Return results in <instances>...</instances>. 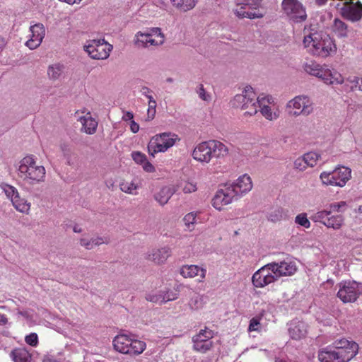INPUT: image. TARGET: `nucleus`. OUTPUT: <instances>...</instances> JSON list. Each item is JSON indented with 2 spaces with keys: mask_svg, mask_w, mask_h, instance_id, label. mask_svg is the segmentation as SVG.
I'll return each instance as SVG.
<instances>
[{
  "mask_svg": "<svg viewBox=\"0 0 362 362\" xmlns=\"http://www.w3.org/2000/svg\"><path fill=\"white\" fill-rule=\"evenodd\" d=\"M303 45L309 52L322 57H326L337 50L334 40L328 35L317 31L305 35Z\"/></svg>",
  "mask_w": 362,
  "mask_h": 362,
  "instance_id": "1",
  "label": "nucleus"
},
{
  "mask_svg": "<svg viewBox=\"0 0 362 362\" xmlns=\"http://www.w3.org/2000/svg\"><path fill=\"white\" fill-rule=\"evenodd\" d=\"M228 148L217 140H209L197 144L194 148L192 158L202 163H209L213 157L223 158L228 155Z\"/></svg>",
  "mask_w": 362,
  "mask_h": 362,
  "instance_id": "2",
  "label": "nucleus"
},
{
  "mask_svg": "<svg viewBox=\"0 0 362 362\" xmlns=\"http://www.w3.org/2000/svg\"><path fill=\"white\" fill-rule=\"evenodd\" d=\"M18 176L29 184L42 182L46 170L44 166L37 165L33 156H27L21 161L18 167Z\"/></svg>",
  "mask_w": 362,
  "mask_h": 362,
  "instance_id": "3",
  "label": "nucleus"
},
{
  "mask_svg": "<svg viewBox=\"0 0 362 362\" xmlns=\"http://www.w3.org/2000/svg\"><path fill=\"white\" fill-rule=\"evenodd\" d=\"M180 140L173 132H163L153 136L149 141L147 148L148 154L155 157L158 153H165Z\"/></svg>",
  "mask_w": 362,
  "mask_h": 362,
  "instance_id": "4",
  "label": "nucleus"
},
{
  "mask_svg": "<svg viewBox=\"0 0 362 362\" xmlns=\"http://www.w3.org/2000/svg\"><path fill=\"white\" fill-rule=\"evenodd\" d=\"M304 69L308 74L320 78L326 84H341L344 82V78L340 73L325 66H320L315 62L306 63Z\"/></svg>",
  "mask_w": 362,
  "mask_h": 362,
  "instance_id": "5",
  "label": "nucleus"
},
{
  "mask_svg": "<svg viewBox=\"0 0 362 362\" xmlns=\"http://www.w3.org/2000/svg\"><path fill=\"white\" fill-rule=\"evenodd\" d=\"M257 95L251 86H246L241 94H237L233 101V106L245 110V115L252 116L257 112Z\"/></svg>",
  "mask_w": 362,
  "mask_h": 362,
  "instance_id": "6",
  "label": "nucleus"
},
{
  "mask_svg": "<svg viewBox=\"0 0 362 362\" xmlns=\"http://www.w3.org/2000/svg\"><path fill=\"white\" fill-rule=\"evenodd\" d=\"M134 41L138 47L148 48L163 45L165 36L160 28H151L148 32H137Z\"/></svg>",
  "mask_w": 362,
  "mask_h": 362,
  "instance_id": "7",
  "label": "nucleus"
},
{
  "mask_svg": "<svg viewBox=\"0 0 362 362\" xmlns=\"http://www.w3.org/2000/svg\"><path fill=\"white\" fill-rule=\"evenodd\" d=\"M337 296L344 303H355L362 295V284L356 281H344L338 284Z\"/></svg>",
  "mask_w": 362,
  "mask_h": 362,
  "instance_id": "8",
  "label": "nucleus"
},
{
  "mask_svg": "<svg viewBox=\"0 0 362 362\" xmlns=\"http://www.w3.org/2000/svg\"><path fill=\"white\" fill-rule=\"evenodd\" d=\"M351 170L350 168L341 166L335 168L332 172H322L320 179L326 185L344 187L351 178Z\"/></svg>",
  "mask_w": 362,
  "mask_h": 362,
  "instance_id": "9",
  "label": "nucleus"
},
{
  "mask_svg": "<svg viewBox=\"0 0 362 362\" xmlns=\"http://www.w3.org/2000/svg\"><path fill=\"white\" fill-rule=\"evenodd\" d=\"M262 0H236L237 8L233 9L234 14L239 18H259L262 14L257 11Z\"/></svg>",
  "mask_w": 362,
  "mask_h": 362,
  "instance_id": "10",
  "label": "nucleus"
},
{
  "mask_svg": "<svg viewBox=\"0 0 362 362\" xmlns=\"http://www.w3.org/2000/svg\"><path fill=\"white\" fill-rule=\"evenodd\" d=\"M286 110L291 116H308L313 111V103L309 97L298 95L288 102Z\"/></svg>",
  "mask_w": 362,
  "mask_h": 362,
  "instance_id": "11",
  "label": "nucleus"
},
{
  "mask_svg": "<svg viewBox=\"0 0 362 362\" xmlns=\"http://www.w3.org/2000/svg\"><path fill=\"white\" fill-rule=\"evenodd\" d=\"M85 51L94 59H105L112 49V45L104 39L92 40L84 46Z\"/></svg>",
  "mask_w": 362,
  "mask_h": 362,
  "instance_id": "12",
  "label": "nucleus"
},
{
  "mask_svg": "<svg viewBox=\"0 0 362 362\" xmlns=\"http://www.w3.org/2000/svg\"><path fill=\"white\" fill-rule=\"evenodd\" d=\"M257 107L262 115L267 120L273 121L279 117V111L276 108L274 99L269 95L262 93L257 98Z\"/></svg>",
  "mask_w": 362,
  "mask_h": 362,
  "instance_id": "13",
  "label": "nucleus"
},
{
  "mask_svg": "<svg viewBox=\"0 0 362 362\" xmlns=\"http://www.w3.org/2000/svg\"><path fill=\"white\" fill-rule=\"evenodd\" d=\"M214 335V332L206 327L201 329L198 334L192 337L193 349L202 354L209 351L214 346L211 340Z\"/></svg>",
  "mask_w": 362,
  "mask_h": 362,
  "instance_id": "14",
  "label": "nucleus"
},
{
  "mask_svg": "<svg viewBox=\"0 0 362 362\" xmlns=\"http://www.w3.org/2000/svg\"><path fill=\"white\" fill-rule=\"evenodd\" d=\"M269 263L256 271L252 276V285L256 288H264L277 281Z\"/></svg>",
  "mask_w": 362,
  "mask_h": 362,
  "instance_id": "15",
  "label": "nucleus"
},
{
  "mask_svg": "<svg viewBox=\"0 0 362 362\" xmlns=\"http://www.w3.org/2000/svg\"><path fill=\"white\" fill-rule=\"evenodd\" d=\"M237 199L234 189L230 188L227 184L219 189L212 199V206L217 210L221 211L224 207Z\"/></svg>",
  "mask_w": 362,
  "mask_h": 362,
  "instance_id": "16",
  "label": "nucleus"
},
{
  "mask_svg": "<svg viewBox=\"0 0 362 362\" xmlns=\"http://www.w3.org/2000/svg\"><path fill=\"white\" fill-rule=\"evenodd\" d=\"M282 7L285 13L297 21L305 20L306 13L303 6L298 0H284Z\"/></svg>",
  "mask_w": 362,
  "mask_h": 362,
  "instance_id": "17",
  "label": "nucleus"
},
{
  "mask_svg": "<svg viewBox=\"0 0 362 362\" xmlns=\"http://www.w3.org/2000/svg\"><path fill=\"white\" fill-rule=\"evenodd\" d=\"M341 16L351 21H357L362 16V4L360 1L354 4L351 0L345 1L340 8Z\"/></svg>",
  "mask_w": 362,
  "mask_h": 362,
  "instance_id": "18",
  "label": "nucleus"
},
{
  "mask_svg": "<svg viewBox=\"0 0 362 362\" xmlns=\"http://www.w3.org/2000/svg\"><path fill=\"white\" fill-rule=\"evenodd\" d=\"M75 117L81 124V131L88 134H93L98 127V122L92 117L90 112L77 110Z\"/></svg>",
  "mask_w": 362,
  "mask_h": 362,
  "instance_id": "19",
  "label": "nucleus"
},
{
  "mask_svg": "<svg viewBox=\"0 0 362 362\" xmlns=\"http://www.w3.org/2000/svg\"><path fill=\"white\" fill-rule=\"evenodd\" d=\"M272 270L275 272L274 275L278 280L281 276H291L297 270L295 262L292 261L272 262L269 263Z\"/></svg>",
  "mask_w": 362,
  "mask_h": 362,
  "instance_id": "20",
  "label": "nucleus"
},
{
  "mask_svg": "<svg viewBox=\"0 0 362 362\" xmlns=\"http://www.w3.org/2000/svg\"><path fill=\"white\" fill-rule=\"evenodd\" d=\"M30 37L26 41L25 45L30 49L38 47L45 35V29L42 23L35 24L30 28Z\"/></svg>",
  "mask_w": 362,
  "mask_h": 362,
  "instance_id": "21",
  "label": "nucleus"
},
{
  "mask_svg": "<svg viewBox=\"0 0 362 362\" xmlns=\"http://www.w3.org/2000/svg\"><path fill=\"white\" fill-rule=\"evenodd\" d=\"M170 255V248L169 247H163L160 248H153L150 250L145 255V259L156 264L160 265L164 264Z\"/></svg>",
  "mask_w": 362,
  "mask_h": 362,
  "instance_id": "22",
  "label": "nucleus"
},
{
  "mask_svg": "<svg viewBox=\"0 0 362 362\" xmlns=\"http://www.w3.org/2000/svg\"><path fill=\"white\" fill-rule=\"evenodd\" d=\"M227 185L234 189L237 199L250 192L252 188V180L247 175L240 176L235 182Z\"/></svg>",
  "mask_w": 362,
  "mask_h": 362,
  "instance_id": "23",
  "label": "nucleus"
},
{
  "mask_svg": "<svg viewBox=\"0 0 362 362\" xmlns=\"http://www.w3.org/2000/svg\"><path fill=\"white\" fill-rule=\"evenodd\" d=\"M336 351L344 352V355L350 356L349 361L352 359L358 353V345L353 341H349L346 339L337 340L334 343Z\"/></svg>",
  "mask_w": 362,
  "mask_h": 362,
  "instance_id": "24",
  "label": "nucleus"
},
{
  "mask_svg": "<svg viewBox=\"0 0 362 362\" xmlns=\"http://www.w3.org/2000/svg\"><path fill=\"white\" fill-rule=\"evenodd\" d=\"M349 357H346L344 352L329 350L328 348L323 349L318 353V359L321 362H349Z\"/></svg>",
  "mask_w": 362,
  "mask_h": 362,
  "instance_id": "25",
  "label": "nucleus"
},
{
  "mask_svg": "<svg viewBox=\"0 0 362 362\" xmlns=\"http://www.w3.org/2000/svg\"><path fill=\"white\" fill-rule=\"evenodd\" d=\"M206 270L197 265H184L180 269V274L184 278H194L199 276V282L204 281L206 277Z\"/></svg>",
  "mask_w": 362,
  "mask_h": 362,
  "instance_id": "26",
  "label": "nucleus"
},
{
  "mask_svg": "<svg viewBox=\"0 0 362 362\" xmlns=\"http://www.w3.org/2000/svg\"><path fill=\"white\" fill-rule=\"evenodd\" d=\"M307 324L303 321L293 322L289 329V334L293 339L298 340L305 337L307 334Z\"/></svg>",
  "mask_w": 362,
  "mask_h": 362,
  "instance_id": "27",
  "label": "nucleus"
},
{
  "mask_svg": "<svg viewBox=\"0 0 362 362\" xmlns=\"http://www.w3.org/2000/svg\"><path fill=\"white\" fill-rule=\"evenodd\" d=\"M130 337V335L125 334H119L115 337L112 340L114 349L122 354H127V351L129 350L127 347L129 343Z\"/></svg>",
  "mask_w": 362,
  "mask_h": 362,
  "instance_id": "28",
  "label": "nucleus"
},
{
  "mask_svg": "<svg viewBox=\"0 0 362 362\" xmlns=\"http://www.w3.org/2000/svg\"><path fill=\"white\" fill-rule=\"evenodd\" d=\"M146 348V344L144 341L136 339L131 336L127 347L129 350L127 351V355L131 356H139L144 352Z\"/></svg>",
  "mask_w": 362,
  "mask_h": 362,
  "instance_id": "29",
  "label": "nucleus"
},
{
  "mask_svg": "<svg viewBox=\"0 0 362 362\" xmlns=\"http://www.w3.org/2000/svg\"><path fill=\"white\" fill-rule=\"evenodd\" d=\"M10 356L13 362H32V356L25 348H16L13 349Z\"/></svg>",
  "mask_w": 362,
  "mask_h": 362,
  "instance_id": "30",
  "label": "nucleus"
},
{
  "mask_svg": "<svg viewBox=\"0 0 362 362\" xmlns=\"http://www.w3.org/2000/svg\"><path fill=\"white\" fill-rule=\"evenodd\" d=\"M175 189L170 186L162 187L158 192L155 194V199L162 206L168 203L171 197L174 194Z\"/></svg>",
  "mask_w": 362,
  "mask_h": 362,
  "instance_id": "31",
  "label": "nucleus"
},
{
  "mask_svg": "<svg viewBox=\"0 0 362 362\" xmlns=\"http://www.w3.org/2000/svg\"><path fill=\"white\" fill-rule=\"evenodd\" d=\"M13 207L19 212L23 214H28L30 210V203L28 202L25 199L20 197L19 194L13 197L11 201Z\"/></svg>",
  "mask_w": 362,
  "mask_h": 362,
  "instance_id": "32",
  "label": "nucleus"
},
{
  "mask_svg": "<svg viewBox=\"0 0 362 362\" xmlns=\"http://www.w3.org/2000/svg\"><path fill=\"white\" fill-rule=\"evenodd\" d=\"M344 223V217L342 215H332L329 216L327 218V221L324 223L328 228H332L334 230H339Z\"/></svg>",
  "mask_w": 362,
  "mask_h": 362,
  "instance_id": "33",
  "label": "nucleus"
},
{
  "mask_svg": "<svg viewBox=\"0 0 362 362\" xmlns=\"http://www.w3.org/2000/svg\"><path fill=\"white\" fill-rule=\"evenodd\" d=\"M119 187L122 192L130 194H136V190L139 188L136 180L131 181L124 180L120 183Z\"/></svg>",
  "mask_w": 362,
  "mask_h": 362,
  "instance_id": "34",
  "label": "nucleus"
},
{
  "mask_svg": "<svg viewBox=\"0 0 362 362\" xmlns=\"http://www.w3.org/2000/svg\"><path fill=\"white\" fill-rule=\"evenodd\" d=\"M107 240L101 237H97L88 240L86 238H81L80 240V244L87 250H91L95 246L100 245L103 243H107Z\"/></svg>",
  "mask_w": 362,
  "mask_h": 362,
  "instance_id": "35",
  "label": "nucleus"
},
{
  "mask_svg": "<svg viewBox=\"0 0 362 362\" xmlns=\"http://www.w3.org/2000/svg\"><path fill=\"white\" fill-rule=\"evenodd\" d=\"M288 217L286 211L281 207H277L270 211L268 219L272 222L276 223Z\"/></svg>",
  "mask_w": 362,
  "mask_h": 362,
  "instance_id": "36",
  "label": "nucleus"
},
{
  "mask_svg": "<svg viewBox=\"0 0 362 362\" xmlns=\"http://www.w3.org/2000/svg\"><path fill=\"white\" fill-rule=\"evenodd\" d=\"M333 31L335 34L340 37L347 36L348 29L346 24L339 19H335L333 24Z\"/></svg>",
  "mask_w": 362,
  "mask_h": 362,
  "instance_id": "37",
  "label": "nucleus"
},
{
  "mask_svg": "<svg viewBox=\"0 0 362 362\" xmlns=\"http://www.w3.org/2000/svg\"><path fill=\"white\" fill-rule=\"evenodd\" d=\"M174 6L181 11H187L195 6L194 0H171Z\"/></svg>",
  "mask_w": 362,
  "mask_h": 362,
  "instance_id": "38",
  "label": "nucleus"
},
{
  "mask_svg": "<svg viewBox=\"0 0 362 362\" xmlns=\"http://www.w3.org/2000/svg\"><path fill=\"white\" fill-rule=\"evenodd\" d=\"M199 212L192 211L187 214L183 218V222L185 227L189 231L194 229L195 223L197 222V217Z\"/></svg>",
  "mask_w": 362,
  "mask_h": 362,
  "instance_id": "39",
  "label": "nucleus"
},
{
  "mask_svg": "<svg viewBox=\"0 0 362 362\" xmlns=\"http://www.w3.org/2000/svg\"><path fill=\"white\" fill-rule=\"evenodd\" d=\"M64 66L59 64H53L49 66L47 74L52 79H57L63 72Z\"/></svg>",
  "mask_w": 362,
  "mask_h": 362,
  "instance_id": "40",
  "label": "nucleus"
},
{
  "mask_svg": "<svg viewBox=\"0 0 362 362\" xmlns=\"http://www.w3.org/2000/svg\"><path fill=\"white\" fill-rule=\"evenodd\" d=\"M331 215V211L328 210H322L317 211L314 215L312 216L311 219L314 222H320L324 225V223L327 221V218H328L329 216Z\"/></svg>",
  "mask_w": 362,
  "mask_h": 362,
  "instance_id": "41",
  "label": "nucleus"
},
{
  "mask_svg": "<svg viewBox=\"0 0 362 362\" xmlns=\"http://www.w3.org/2000/svg\"><path fill=\"white\" fill-rule=\"evenodd\" d=\"M303 156L305 159V162L307 163L306 165H308V167H314L317 164V162L319 160V158H320V154L313 151L305 153Z\"/></svg>",
  "mask_w": 362,
  "mask_h": 362,
  "instance_id": "42",
  "label": "nucleus"
},
{
  "mask_svg": "<svg viewBox=\"0 0 362 362\" xmlns=\"http://www.w3.org/2000/svg\"><path fill=\"white\" fill-rule=\"evenodd\" d=\"M296 223L303 226L305 228H309L310 227V222L307 218V214L305 213H302L296 216L295 218Z\"/></svg>",
  "mask_w": 362,
  "mask_h": 362,
  "instance_id": "43",
  "label": "nucleus"
},
{
  "mask_svg": "<svg viewBox=\"0 0 362 362\" xmlns=\"http://www.w3.org/2000/svg\"><path fill=\"white\" fill-rule=\"evenodd\" d=\"M182 190L185 194H190L197 190L196 182L186 181L182 184Z\"/></svg>",
  "mask_w": 362,
  "mask_h": 362,
  "instance_id": "44",
  "label": "nucleus"
},
{
  "mask_svg": "<svg viewBox=\"0 0 362 362\" xmlns=\"http://www.w3.org/2000/svg\"><path fill=\"white\" fill-rule=\"evenodd\" d=\"M156 102L153 97H148V118L153 119L156 115Z\"/></svg>",
  "mask_w": 362,
  "mask_h": 362,
  "instance_id": "45",
  "label": "nucleus"
},
{
  "mask_svg": "<svg viewBox=\"0 0 362 362\" xmlns=\"http://www.w3.org/2000/svg\"><path fill=\"white\" fill-rule=\"evenodd\" d=\"M25 341L27 344L36 347L39 344L38 336L36 333L32 332L25 337Z\"/></svg>",
  "mask_w": 362,
  "mask_h": 362,
  "instance_id": "46",
  "label": "nucleus"
},
{
  "mask_svg": "<svg viewBox=\"0 0 362 362\" xmlns=\"http://www.w3.org/2000/svg\"><path fill=\"white\" fill-rule=\"evenodd\" d=\"M3 189L6 197L10 199L11 201H12L13 197H16V196L19 194L16 187L9 185H5Z\"/></svg>",
  "mask_w": 362,
  "mask_h": 362,
  "instance_id": "47",
  "label": "nucleus"
},
{
  "mask_svg": "<svg viewBox=\"0 0 362 362\" xmlns=\"http://www.w3.org/2000/svg\"><path fill=\"white\" fill-rule=\"evenodd\" d=\"M132 157L135 163L140 165H142L147 160L146 156L139 151L133 152L132 153Z\"/></svg>",
  "mask_w": 362,
  "mask_h": 362,
  "instance_id": "48",
  "label": "nucleus"
},
{
  "mask_svg": "<svg viewBox=\"0 0 362 362\" xmlns=\"http://www.w3.org/2000/svg\"><path fill=\"white\" fill-rule=\"evenodd\" d=\"M304 156H301L296 159L294 161V166L296 169H298L300 171L305 170L308 165H307V163L305 160Z\"/></svg>",
  "mask_w": 362,
  "mask_h": 362,
  "instance_id": "49",
  "label": "nucleus"
},
{
  "mask_svg": "<svg viewBox=\"0 0 362 362\" xmlns=\"http://www.w3.org/2000/svg\"><path fill=\"white\" fill-rule=\"evenodd\" d=\"M259 325H260V318L257 317H252L250 321L248 331L249 332L258 331Z\"/></svg>",
  "mask_w": 362,
  "mask_h": 362,
  "instance_id": "50",
  "label": "nucleus"
},
{
  "mask_svg": "<svg viewBox=\"0 0 362 362\" xmlns=\"http://www.w3.org/2000/svg\"><path fill=\"white\" fill-rule=\"evenodd\" d=\"M346 204L345 202L341 201L340 202L332 203L329 205V210L331 213L332 211H340L341 208L346 206Z\"/></svg>",
  "mask_w": 362,
  "mask_h": 362,
  "instance_id": "51",
  "label": "nucleus"
},
{
  "mask_svg": "<svg viewBox=\"0 0 362 362\" xmlns=\"http://www.w3.org/2000/svg\"><path fill=\"white\" fill-rule=\"evenodd\" d=\"M199 96L203 100L209 101L211 99V97L209 94H206L203 85L200 84L199 88L198 90Z\"/></svg>",
  "mask_w": 362,
  "mask_h": 362,
  "instance_id": "52",
  "label": "nucleus"
},
{
  "mask_svg": "<svg viewBox=\"0 0 362 362\" xmlns=\"http://www.w3.org/2000/svg\"><path fill=\"white\" fill-rule=\"evenodd\" d=\"M142 168L147 173H154L156 171L153 165L147 160L142 164Z\"/></svg>",
  "mask_w": 362,
  "mask_h": 362,
  "instance_id": "53",
  "label": "nucleus"
},
{
  "mask_svg": "<svg viewBox=\"0 0 362 362\" xmlns=\"http://www.w3.org/2000/svg\"><path fill=\"white\" fill-rule=\"evenodd\" d=\"M141 92L143 95H144L148 99V97H153L152 95L151 94L152 90L146 87V86H144L141 88Z\"/></svg>",
  "mask_w": 362,
  "mask_h": 362,
  "instance_id": "54",
  "label": "nucleus"
},
{
  "mask_svg": "<svg viewBox=\"0 0 362 362\" xmlns=\"http://www.w3.org/2000/svg\"><path fill=\"white\" fill-rule=\"evenodd\" d=\"M130 129L133 133H136L139 130V125L134 120L130 122Z\"/></svg>",
  "mask_w": 362,
  "mask_h": 362,
  "instance_id": "55",
  "label": "nucleus"
},
{
  "mask_svg": "<svg viewBox=\"0 0 362 362\" xmlns=\"http://www.w3.org/2000/svg\"><path fill=\"white\" fill-rule=\"evenodd\" d=\"M133 118H134V114L132 112H129V111L125 112L124 115L122 116V119L124 121L132 122V120H134Z\"/></svg>",
  "mask_w": 362,
  "mask_h": 362,
  "instance_id": "56",
  "label": "nucleus"
},
{
  "mask_svg": "<svg viewBox=\"0 0 362 362\" xmlns=\"http://www.w3.org/2000/svg\"><path fill=\"white\" fill-rule=\"evenodd\" d=\"M353 82L355 83V88L358 87V90L362 91V78L355 77Z\"/></svg>",
  "mask_w": 362,
  "mask_h": 362,
  "instance_id": "57",
  "label": "nucleus"
},
{
  "mask_svg": "<svg viewBox=\"0 0 362 362\" xmlns=\"http://www.w3.org/2000/svg\"><path fill=\"white\" fill-rule=\"evenodd\" d=\"M8 323V318L6 315L0 313V325H5Z\"/></svg>",
  "mask_w": 362,
  "mask_h": 362,
  "instance_id": "58",
  "label": "nucleus"
},
{
  "mask_svg": "<svg viewBox=\"0 0 362 362\" xmlns=\"http://www.w3.org/2000/svg\"><path fill=\"white\" fill-rule=\"evenodd\" d=\"M62 2L66 3L69 5H73L74 4H79L82 0H59Z\"/></svg>",
  "mask_w": 362,
  "mask_h": 362,
  "instance_id": "59",
  "label": "nucleus"
},
{
  "mask_svg": "<svg viewBox=\"0 0 362 362\" xmlns=\"http://www.w3.org/2000/svg\"><path fill=\"white\" fill-rule=\"evenodd\" d=\"M42 362H60V361L55 360L50 356H46L43 359Z\"/></svg>",
  "mask_w": 362,
  "mask_h": 362,
  "instance_id": "60",
  "label": "nucleus"
},
{
  "mask_svg": "<svg viewBox=\"0 0 362 362\" xmlns=\"http://www.w3.org/2000/svg\"><path fill=\"white\" fill-rule=\"evenodd\" d=\"M199 298L198 296H197V297L195 298V299H194V306H193V305H192V303H190V305H192V308H194L195 309H197V308H199V306H198V305H197L198 304V303H199Z\"/></svg>",
  "mask_w": 362,
  "mask_h": 362,
  "instance_id": "61",
  "label": "nucleus"
},
{
  "mask_svg": "<svg viewBox=\"0 0 362 362\" xmlns=\"http://www.w3.org/2000/svg\"><path fill=\"white\" fill-rule=\"evenodd\" d=\"M316 3L319 6H322L325 4V3L327 1V0H315Z\"/></svg>",
  "mask_w": 362,
  "mask_h": 362,
  "instance_id": "62",
  "label": "nucleus"
},
{
  "mask_svg": "<svg viewBox=\"0 0 362 362\" xmlns=\"http://www.w3.org/2000/svg\"><path fill=\"white\" fill-rule=\"evenodd\" d=\"M5 42L3 38L0 37V52L3 49Z\"/></svg>",
  "mask_w": 362,
  "mask_h": 362,
  "instance_id": "63",
  "label": "nucleus"
},
{
  "mask_svg": "<svg viewBox=\"0 0 362 362\" xmlns=\"http://www.w3.org/2000/svg\"><path fill=\"white\" fill-rule=\"evenodd\" d=\"M74 231L75 233H81V229L80 228H78V226H75L74 228Z\"/></svg>",
  "mask_w": 362,
  "mask_h": 362,
  "instance_id": "64",
  "label": "nucleus"
}]
</instances>
